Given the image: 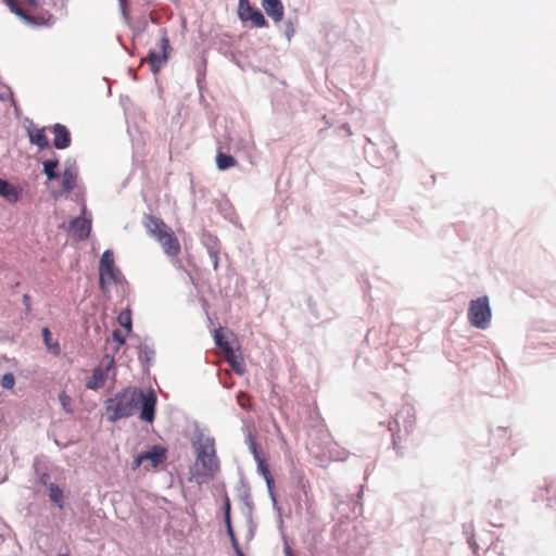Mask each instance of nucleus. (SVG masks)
I'll list each match as a JSON object with an SVG mask.
<instances>
[{
  "instance_id": "nucleus-42",
  "label": "nucleus",
  "mask_w": 556,
  "mask_h": 556,
  "mask_svg": "<svg viewBox=\"0 0 556 556\" xmlns=\"http://www.w3.org/2000/svg\"><path fill=\"white\" fill-rule=\"evenodd\" d=\"M252 455H253L254 460L256 462L257 465H260V462H265V459L261 455V451L260 450L257 452L252 453Z\"/></svg>"
},
{
  "instance_id": "nucleus-54",
  "label": "nucleus",
  "mask_w": 556,
  "mask_h": 556,
  "mask_svg": "<svg viewBox=\"0 0 556 556\" xmlns=\"http://www.w3.org/2000/svg\"><path fill=\"white\" fill-rule=\"evenodd\" d=\"M236 556H244V554H243V552L241 551V552L236 553Z\"/></svg>"
},
{
  "instance_id": "nucleus-31",
  "label": "nucleus",
  "mask_w": 556,
  "mask_h": 556,
  "mask_svg": "<svg viewBox=\"0 0 556 556\" xmlns=\"http://www.w3.org/2000/svg\"><path fill=\"white\" fill-rule=\"evenodd\" d=\"M0 386L5 390H12L15 386V377L13 372H5L0 378Z\"/></svg>"
},
{
  "instance_id": "nucleus-11",
  "label": "nucleus",
  "mask_w": 556,
  "mask_h": 556,
  "mask_svg": "<svg viewBox=\"0 0 556 556\" xmlns=\"http://www.w3.org/2000/svg\"><path fill=\"white\" fill-rule=\"evenodd\" d=\"M78 177V168L75 159L68 157L64 162L62 174V192L70 193L74 190Z\"/></svg>"
},
{
  "instance_id": "nucleus-5",
  "label": "nucleus",
  "mask_w": 556,
  "mask_h": 556,
  "mask_svg": "<svg viewBox=\"0 0 556 556\" xmlns=\"http://www.w3.org/2000/svg\"><path fill=\"white\" fill-rule=\"evenodd\" d=\"M492 311L486 295L471 300L468 307V320L478 329H486L491 325Z\"/></svg>"
},
{
  "instance_id": "nucleus-1",
  "label": "nucleus",
  "mask_w": 556,
  "mask_h": 556,
  "mask_svg": "<svg viewBox=\"0 0 556 556\" xmlns=\"http://www.w3.org/2000/svg\"><path fill=\"white\" fill-rule=\"evenodd\" d=\"M157 394L154 389L143 391L138 387H126L104 401L106 419L115 424L131 417L139 409V418L152 424L155 419Z\"/></svg>"
},
{
  "instance_id": "nucleus-2",
  "label": "nucleus",
  "mask_w": 556,
  "mask_h": 556,
  "mask_svg": "<svg viewBox=\"0 0 556 556\" xmlns=\"http://www.w3.org/2000/svg\"><path fill=\"white\" fill-rule=\"evenodd\" d=\"M143 224L148 233L161 244L166 255L176 256L180 252L177 237L163 219L146 215Z\"/></svg>"
},
{
  "instance_id": "nucleus-6",
  "label": "nucleus",
  "mask_w": 556,
  "mask_h": 556,
  "mask_svg": "<svg viewBox=\"0 0 556 556\" xmlns=\"http://www.w3.org/2000/svg\"><path fill=\"white\" fill-rule=\"evenodd\" d=\"M114 357L105 354L100 365L93 369L92 376L87 380L86 388L93 391L102 388L106 382L109 371L114 367Z\"/></svg>"
},
{
  "instance_id": "nucleus-33",
  "label": "nucleus",
  "mask_w": 556,
  "mask_h": 556,
  "mask_svg": "<svg viewBox=\"0 0 556 556\" xmlns=\"http://www.w3.org/2000/svg\"><path fill=\"white\" fill-rule=\"evenodd\" d=\"M226 531H227V534L229 536V540L231 542V546H232L235 553L241 552L242 549H241V547L239 545V542H238V539L236 536L233 527L226 528Z\"/></svg>"
},
{
  "instance_id": "nucleus-44",
  "label": "nucleus",
  "mask_w": 556,
  "mask_h": 556,
  "mask_svg": "<svg viewBox=\"0 0 556 556\" xmlns=\"http://www.w3.org/2000/svg\"><path fill=\"white\" fill-rule=\"evenodd\" d=\"M49 478H50L49 473L45 472L40 476L39 481H40V483L48 485Z\"/></svg>"
},
{
  "instance_id": "nucleus-30",
  "label": "nucleus",
  "mask_w": 556,
  "mask_h": 556,
  "mask_svg": "<svg viewBox=\"0 0 556 556\" xmlns=\"http://www.w3.org/2000/svg\"><path fill=\"white\" fill-rule=\"evenodd\" d=\"M546 493L547 506L556 510V483H551L546 485Z\"/></svg>"
},
{
  "instance_id": "nucleus-36",
  "label": "nucleus",
  "mask_w": 556,
  "mask_h": 556,
  "mask_svg": "<svg viewBox=\"0 0 556 556\" xmlns=\"http://www.w3.org/2000/svg\"><path fill=\"white\" fill-rule=\"evenodd\" d=\"M238 397V403L240 405V407H242L243 409H249L250 408V400H249V396L240 391L237 395Z\"/></svg>"
},
{
  "instance_id": "nucleus-35",
  "label": "nucleus",
  "mask_w": 556,
  "mask_h": 556,
  "mask_svg": "<svg viewBox=\"0 0 556 556\" xmlns=\"http://www.w3.org/2000/svg\"><path fill=\"white\" fill-rule=\"evenodd\" d=\"M242 514L244 516L245 519H251L253 518V511H254V504H253V501H250V502H247V503H243V507H242Z\"/></svg>"
},
{
  "instance_id": "nucleus-52",
  "label": "nucleus",
  "mask_w": 556,
  "mask_h": 556,
  "mask_svg": "<svg viewBox=\"0 0 556 556\" xmlns=\"http://www.w3.org/2000/svg\"><path fill=\"white\" fill-rule=\"evenodd\" d=\"M469 544H470V546H471L473 549H477V548H478V545H477V543H476V542H471V541H469Z\"/></svg>"
},
{
  "instance_id": "nucleus-24",
  "label": "nucleus",
  "mask_w": 556,
  "mask_h": 556,
  "mask_svg": "<svg viewBox=\"0 0 556 556\" xmlns=\"http://www.w3.org/2000/svg\"><path fill=\"white\" fill-rule=\"evenodd\" d=\"M117 323L127 331L128 334L132 333V317L131 308L129 306L118 314Z\"/></svg>"
},
{
  "instance_id": "nucleus-14",
  "label": "nucleus",
  "mask_w": 556,
  "mask_h": 556,
  "mask_svg": "<svg viewBox=\"0 0 556 556\" xmlns=\"http://www.w3.org/2000/svg\"><path fill=\"white\" fill-rule=\"evenodd\" d=\"M23 189L0 177V197L10 203L20 201Z\"/></svg>"
},
{
  "instance_id": "nucleus-56",
  "label": "nucleus",
  "mask_w": 556,
  "mask_h": 556,
  "mask_svg": "<svg viewBox=\"0 0 556 556\" xmlns=\"http://www.w3.org/2000/svg\"><path fill=\"white\" fill-rule=\"evenodd\" d=\"M282 522H283V521H282V519H281V517H280V518H279V527H281V526H282Z\"/></svg>"
},
{
  "instance_id": "nucleus-21",
  "label": "nucleus",
  "mask_w": 556,
  "mask_h": 556,
  "mask_svg": "<svg viewBox=\"0 0 556 556\" xmlns=\"http://www.w3.org/2000/svg\"><path fill=\"white\" fill-rule=\"evenodd\" d=\"M29 141L31 144L37 146L40 150L47 149L50 146L43 128L29 132Z\"/></svg>"
},
{
  "instance_id": "nucleus-26",
  "label": "nucleus",
  "mask_w": 556,
  "mask_h": 556,
  "mask_svg": "<svg viewBox=\"0 0 556 556\" xmlns=\"http://www.w3.org/2000/svg\"><path fill=\"white\" fill-rule=\"evenodd\" d=\"M237 493L238 498L242 504L252 501L250 485L243 478L240 479L237 486Z\"/></svg>"
},
{
  "instance_id": "nucleus-4",
  "label": "nucleus",
  "mask_w": 556,
  "mask_h": 556,
  "mask_svg": "<svg viewBox=\"0 0 556 556\" xmlns=\"http://www.w3.org/2000/svg\"><path fill=\"white\" fill-rule=\"evenodd\" d=\"M124 281L125 278L122 271L115 265L113 251L105 250L99 262V287L101 291L108 293L111 283L121 285Z\"/></svg>"
},
{
  "instance_id": "nucleus-57",
  "label": "nucleus",
  "mask_w": 556,
  "mask_h": 556,
  "mask_svg": "<svg viewBox=\"0 0 556 556\" xmlns=\"http://www.w3.org/2000/svg\"><path fill=\"white\" fill-rule=\"evenodd\" d=\"M58 556H70V555H67V554H59Z\"/></svg>"
},
{
  "instance_id": "nucleus-15",
  "label": "nucleus",
  "mask_w": 556,
  "mask_h": 556,
  "mask_svg": "<svg viewBox=\"0 0 556 556\" xmlns=\"http://www.w3.org/2000/svg\"><path fill=\"white\" fill-rule=\"evenodd\" d=\"M265 13L274 21L280 22L283 18V4L281 0H261Z\"/></svg>"
},
{
  "instance_id": "nucleus-29",
  "label": "nucleus",
  "mask_w": 556,
  "mask_h": 556,
  "mask_svg": "<svg viewBox=\"0 0 556 556\" xmlns=\"http://www.w3.org/2000/svg\"><path fill=\"white\" fill-rule=\"evenodd\" d=\"M298 23V17L294 16L293 18L288 17L285 22V37L288 41H291L295 34V24Z\"/></svg>"
},
{
  "instance_id": "nucleus-27",
  "label": "nucleus",
  "mask_w": 556,
  "mask_h": 556,
  "mask_svg": "<svg viewBox=\"0 0 556 556\" xmlns=\"http://www.w3.org/2000/svg\"><path fill=\"white\" fill-rule=\"evenodd\" d=\"M214 342L217 348L220 350L228 352L229 350L233 349V346L229 343V341L225 338V334L223 333V328H218L215 330L214 333Z\"/></svg>"
},
{
  "instance_id": "nucleus-28",
  "label": "nucleus",
  "mask_w": 556,
  "mask_h": 556,
  "mask_svg": "<svg viewBox=\"0 0 556 556\" xmlns=\"http://www.w3.org/2000/svg\"><path fill=\"white\" fill-rule=\"evenodd\" d=\"M223 515H224L225 527L226 528L232 527L231 504H230V500H229L227 493H225V496H224Z\"/></svg>"
},
{
  "instance_id": "nucleus-20",
  "label": "nucleus",
  "mask_w": 556,
  "mask_h": 556,
  "mask_svg": "<svg viewBox=\"0 0 556 556\" xmlns=\"http://www.w3.org/2000/svg\"><path fill=\"white\" fill-rule=\"evenodd\" d=\"M59 164L60 161L55 154L53 159H48L42 162V173L47 176L48 180H56L60 178V174L56 172Z\"/></svg>"
},
{
  "instance_id": "nucleus-38",
  "label": "nucleus",
  "mask_w": 556,
  "mask_h": 556,
  "mask_svg": "<svg viewBox=\"0 0 556 556\" xmlns=\"http://www.w3.org/2000/svg\"><path fill=\"white\" fill-rule=\"evenodd\" d=\"M245 443L248 444L249 450H250L251 453L257 452L260 450V447H258L254 437L252 435V433H249L245 437Z\"/></svg>"
},
{
  "instance_id": "nucleus-45",
  "label": "nucleus",
  "mask_w": 556,
  "mask_h": 556,
  "mask_svg": "<svg viewBox=\"0 0 556 556\" xmlns=\"http://www.w3.org/2000/svg\"><path fill=\"white\" fill-rule=\"evenodd\" d=\"M283 553H285V556H295L287 543H285V545H283Z\"/></svg>"
},
{
  "instance_id": "nucleus-19",
  "label": "nucleus",
  "mask_w": 556,
  "mask_h": 556,
  "mask_svg": "<svg viewBox=\"0 0 556 556\" xmlns=\"http://www.w3.org/2000/svg\"><path fill=\"white\" fill-rule=\"evenodd\" d=\"M5 4L9 7L12 13H14L18 18L26 22L29 25L40 26L41 22L34 20L29 15H27L24 10L18 5L15 0H4Z\"/></svg>"
},
{
  "instance_id": "nucleus-25",
  "label": "nucleus",
  "mask_w": 556,
  "mask_h": 556,
  "mask_svg": "<svg viewBox=\"0 0 556 556\" xmlns=\"http://www.w3.org/2000/svg\"><path fill=\"white\" fill-rule=\"evenodd\" d=\"M236 159L227 153L218 152L216 155V166L219 170H226L236 165Z\"/></svg>"
},
{
  "instance_id": "nucleus-9",
  "label": "nucleus",
  "mask_w": 556,
  "mask_h": 556,
  "mask_svg": "<svg viewBox=\"0 0 556 556\" xmlns=\"http://www.w3.org/2000/svg\"><path fill=\"white\" fill-rule=\"evenodd\" d=\"M160 31L162 34V37L160 39L161 52H157L156 50L151 49L148 52L147 56L142 60V62H147L149 64H153V63L163 64L168 61L169 54L172 51V47H170V42H169V39L167 36V30H166V28H161Z\"/></svg>"
},
{
  "instance_id": "nucleus-7",
  "label": "nucleus",
  "mask_w": 556,
  "mask_h": 556,
  "mask_svg": "<svg viewBox=\"0 0 556 556\" xmlns=\"http://www.w3.org/2000/svg\"><path fill=\"white\" fill-rule=\"evenodd\" d=\"M238 17L243 23L251 21L252 24L257 28L268 26V22L264 14L257 8H253L249 0H239Z\"/></svg>"
},
{
  "instance_id": "nucleus-23",
  "label": "nucleus",
  "mask_w": 556,
  "mask_h": 556,
  "mask_svg": "<svg viewBox=\"0 0 556 556\" xmlns=\"http://www.w3.org/2000/svg\"><path fill=\"white\" fill-rule=\"evenodd\" d=\"M42 339L46 348L54 355H59L61 353V348L59 342H52V333L48 327H43L41 330Z\"/></svg>"
},
{
  "instance_id": "nucleus-53",
  "label": "nucleus",
  "mask_w": 556,
  "mask_h": 556,
  "mask_svg": "<svg viewBox=\"0 0 556 556\" xmlns=\"http://www.w3.org/2000/svg\"><path fill=\"white\" fill-rule=\"evenodd\" d=\"M396 438H397V437L393 433V434H392V439H393V444H394V445L396 444Z\"/></svg>"
},
{
  "instance_id": "nucleus-16",
  "label": "nucleus",
  "mask_w": 556,
  "mask_h": 556,
  "mask_svg": "<svg viewBox=\"0 0 556 556\" xmlns=\"http://www.w3.org/2000/svg\"><path fill=\"white\" fill-rule=\"evenodd\" d=\"M226 361L236 374H238V375L244 374L245 364H244V359H243L241 353L239 352V350L233 348V349L229 350L228 352H226Z\"/></svg>"
},
{
  "instance_id": "nucleus-10",
  "label": "nucleus",
  "mask_w": 556,
  "mask_h": 556,
  "mask_svg": "<svg viewBox=\"0 0 556 556\" xmlns=\"http://www.w3.org/2000/svg\"><path fill=\"white\" fill-rule=\"evenodd\" d=\"M395 425L399 428V431L401 432V427H403V430L405 434H409L415 425V409L410 405H404L395 415L393 422L389 424V430L393 431V426Z\"/></svg>"
},
{
  "instance_id": "nucleus-40",
  "label": "nucleus",
  "mask_w": 556,
  "mask_h": 556,
  "mask_svg": "<svg viewBox=\"0 0 556 556\" xmlns=\"http://www.w3.org/2000/svg\"><path fill=\"white\" fill-rule=\"evenodd\" d=\"M13 97V93L9 87H5L3 91H0V100L5 101Z\"/></svg>"
},
{
  "instance_id": "nucleus-47",
  "label": "nucleus",
  "mask_w": 556,
  "mask_h": 556,
  "mask_svg": "<svg viewBox=\"0 0 556 556\" xmlns=\"http://www.w3.org/2000/svg\"><path fill=\"white\" fill-rule=\"evenodd\" d=\"M128 73L130 74V76H132L134 80L138 79L137 74L132 67H128Z\"/></svg>"
},
{
  "instance_id": "nucleus-50",
  "label": "nucleus",
  "mask_w": 556,
  "mask_h": 556,
  "mask_svg": "<svg viewBox=\"0 0 556 556\" xmlns=\"http://www.w3.org/2000/svg\"><path fill=\"white\" fill-rule=\"evenodd\" d=\"M118 2H119V5L122 8V12L125 15L126 14V12H125V0H118Z\"/></svg>"
},
{
  "instance_id": "nucleus-48",
  "label": "nucleus",
  "mask_w": 556,
  "mask_h": 556,
  "mask_svg": "<svg viewBox=\"0 0 556 556\" xmlns=\"http://www.w3.org/2000/svg\"><path fill=\"white\" fill-rule=\"evenodd\" d=\"M346 457H348V456H346V453H345V452H343L342 454H339V455L336 457V459H337V460H345V459H346Z\"/></svg>"
},
{
  "instance_id": "nucleus-51",
  "label": "nucleus",
  "mask_w": 556,
  "mask_h": 556,
  "mask_svg": "<svg viewBox=\"0 0 556 556\" xmlns=\"http://www.w3.org/2000/svg\"><path fill=\"white\" fill-rule=\"evenodd\" d=\"M65 399H67V396H65V395H64V396H63V395H60L61 403H62V405H63L64 407H65V404H66Z\"/></svg>"
},
{
  "instance_id": "nucleus-17",
  "label": "nucleus",
  "mask_w": 556,
  "mask_h": 556,
  "mask_svg": "<svg viewBox=\"0 0 556 556\" xmlns=\"http://www.w3.org/2000/svg\"><path fill=\"white\" fill-rule=\"evenodd\" d=\"M257 471L265 479V482H266V485H267V489H268V493H269V496H270L271 502H273V506H274V508H277V500H276V495L274 493L275 480H274V477L271 476V473L269 471V468H268L266 462H260V465H257Z\"/></svg>"
},
{
  "instance_id": "nucleus-12",
  "label": "nucleus",
  "mask_w": 556,
  "mask_h": 556,
  "mask_svg": "<svg viewBox=\"0 0 556 556\" xmlns=\"http://www.w3.org/2000/svg\"><path fill=\"white\" fill-rule=\"evenodd\" d=\"M86 214L87 208L84 205L81 210V216L75 217L70 223V230L80 241L87 239L91 231V217H86Z\"/></svg>"
},
{
  "instance_id": "nucleus-13",
  "label": "nucleus",
  "mask_w": 556,
  "mask_h": 556,
  "mask_svg": "<svg viewBox=\"0 0 556 556\" xmlns=\"http://www.w3.org/2000/svg\"><path fill=\"white\" fill-rule=\"evenodd\" d=\"M51 131L54 136L53 146L55 149L64 150L71 146L72 135L65 125L56 123L51 127Z\"/></svg>"
},
{
  "instance_id": "nucleus-55",
  "label": "nucleus",
  "mask_w": 556,
  "mask_h": 556,
  "mask_svg": "<svg viewBox=\"0 0 556 556\" xmlns=\"http://www.w3.org/2000/svg\"><path fill=\"white\" fill-rule=\"evenodd\" d=\"M362 495H363V490H361V491L358 492V497L361 498V497H362Z\"/></svg>"
},
{
  "instance_id": "nucleus-18",
  "label": "nucleus",
  "mask_w": 556,
  "mask_h": 556,
  "mask_svg": "<svg viewBox=\"0 0 556 556\" xmlns=\"http://www.w3.org/2000/svg\"><path fill=\"white\" fill-rule=\"evenodd\" d=\"M144 454L146 458L151 462L153 467H156L166 460V450L161 445L151 446Z\"/></svg>"
},
{
  "instance_id": "nucleus-43",
  "label": "nucleus",
  "mask_w": 556,
  "mask_h": 556,
  "mask_svg": "<svg viewBox=\"0 0 556 556\" xmlns=\"http://www.w3.org/2000/svg\"><path fill=\"white\" fill-rule=\"evenodd\" d=\"M150 67H151V72L154 75H157L160 73V70H161V64L153 63V64H150Z\"/></svg>"
},
{
  "instance_id": "nucleus-37",
  "label": "nucleus",
  "mask_w": 556,
  "mask_h": 556,
  "mask_svg": "<svg viewBox=\"0 0 556 556\" xmlns=\"http://www.w3.org/2000/svg\"><path fill=\"white\" fill-rule=\"evenodd\" d=\"M112 339L114 342L118 343V345H124L126 343V337L122 333L119 329L113 330Z\"/></svg>"
},
{
  "instance_id": "nucleus-34",
  "label": "nucleus",
  "mask_w": 556,
  "mask_h": 556,
  "mask_svg": "<svg viewBox=\"0 0 556 556\" xmlns=\"http://www.w3.org/2000/svg\"><path fill=\"white\" fill-rule=\"evenodd\" d=\"M245 522H247V527H248L247 540L251 541L255 535L257 523L254 521L253 518L245 519Z\"/></svg>"
},
{
  "instance_id": "nucleus-32",
  "label": "nucleus",
  "mask_w": 556,
  "mask_h": 556,
  "mask_svg": "<svg viewBox=\"0 0 556 556\" xmlns=\"http://www.w3.org/2000/svg\"><path fill=\"white\" fill-rule=\"evenodd\" d=\"M206 250H207L208 257L213 264V268L215 270H217V268H218V251H217V249L211 244H206Z\"/></svg>"
},
{
  "instance_id": "nucleus-39",
  "label": "nucleus",
  "mask_w": 556,
  "mask_h": 556,
  "mask_svg": "<svg viewBox=\"0 0 556 556\" xmlns=\"http://www.w3.org/2000/svg\"><path fill=\"white\" fill-rule=\"evenodd\" d=\"M146 454L144 453H140L138 455L135 456L134 458V462H132V468L134 469H137L141 466L142 462L146 460Z\"/></svg>"
},
{
  "instance_id": "nucleus-41",
  "label": "nucleus",
  "mask_w": 556,
  "mask_h": 556,
  "mask_svg": "<svg viewBox=\"0 0 556 556\" xmlns=\"http://www.w3.org/2000/svg\"><path fill=\"white\" fill-rule=\"evenodd\" d=\"M22 301L26 311L29 312L31 309L30 296L28 294H24Z\"/></svg>"
},
{
  "instance_id": "nucleus-46",
  "label": "nucleus",
  "mask_w": 556,
  "mask_h": 556,
  "mask_svg": "<svg viewBox=\"0 0 556 556\" xmlns=\"http://www.w3.org/2000/svg\"><path fill=\"white\" fill-rule=\"evenodd\" d=\"M29 7L37 8L38 7V0H24Z\"/></svg>"
},
{
  "instance_id": "nucleus-3",
  "label": "nucleus",
  "mask_w": 556,
  "mask_h": 556,
  "mask_svg": "<svg viewBox=\"0 0 556 556\" xmlns=\"http://www.w3.org/2000/svg\"><path fill=\"white\" fill-rule=\"evenodd\" d=\"M214 445L215 441L213 438H199L197 441H193V447L197 453V464L202 467V470L197 473V479L200 476L212 478L219 470V462Z\"/></svg>"
},
{
  "instance_id": "nucleus-8",
  "label": "nucleus",
  "mask_w": 556,
  "mask_h": 556,
  "mask_svg": "<svg viewBox=\"0 0 556 556\" xmlns=\"http://www.w3.org/2000/svg\"><path fill=\"white\" fill-rule=\"evenodd\" d=\"M132 338L138 340L136 349L142 370L143 372L149 374L156 354L154 343L149 338H146L143 342H140V338L138 336H134Z\"/></svg>"
},
{
  "instance_id": "nucleus-49",
  "label": "nucleus",
  "mask_w": 556,
  "mask_h": 556,
  "mask_svg": "<svg viewBox=\"0 0 556 556\" xmlns=\"http://www.w3.org/2000/svg\"><path fill=\"white\" fill-rule=\"evenodd\" d=\"M342 128H343L344 130H346V132H348V135H349V136H351V135H352V131H351V128H350L349 124H343V125H342Z\"/></svg>"
},
{
  "instance_id": "nucleus-22",
  "label": "nucleus",
  "mask_w": 556,
  "mask_h": 556,
  "mask_svg": "<svg viewBox=\"0 0 556 556\" xmlns=\"http://www.w3.org/2000/svg\"><path fill=\"white\" fill-rule=\"evenodd\" d=\"M48 491L50 501L53 502L59 508H63V490L56 483L50 482L48 484Z\"/></svg>"
}]
</instances>
